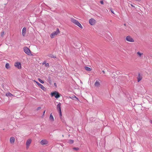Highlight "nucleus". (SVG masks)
<instances>
[{"mask_svg": "<svg viewBox=\"0 0 152 152\" xmlns=\"http://www.w3.org/2000/svg\"><path fill=\"white\" fill-rule=\"evenodd\" d=\"M71 21L74 24L79 26L80 28H82L83 27L81 24L78 22V21L74 18L71 19Z\"/></svg>", "mask_w": 152, "mask_h": 152, "instance_id": "f257e3e1", "label": "nucleus"}, {"mask_svg": "<svg viewBox=\"0 0 152 152\" xmlns=\"http://www.w3.org/2000/svg\"><path fill=\"white\" fill-rule=\"evenodd\" d=\"M40 143L42 145H49L48 141L45 139L42 140L40 142Z\"/></svg>", "mask_w": 152, "mask_h": 152, "instance_id": "f03ea898", "label": "nucleus"}, {"mask_svg": "<svg viewBox=\"0 0 152 152\" xmlns=\"http://www.w3.org/2000/svg\"><path fill=\"white\" fill-rule=\"evenodd\" d=\"M60 32L58 28H57L56 31L53 32L50 35V37L52 38H53L56 35H57Z\"/></svg>", "mask_w": 152, "mask_h": 152, "instance_id": "7ed1b4c3", "label": "nucleus"}, {"mask_svg": "<svg viewBox=\"0 0 152 152\" xmlns=\"http://www.w3.org/2000/svg\"><path fill=\"white\" fill-rule=\"evenodd\" d=\"M23 50L24 52L28 55H30L31 54L30 50L27 47L23 48Z\"/></svg>", "mask_w": 152, "mask_h": 152, "instance_id": "20e7f679", "label": "nucleus"}, {"mask_svg": "<svg viewBox=\"0 0 152 152\" xmlns=\"http://www.w3.org/2000/svg\"><path fill=\"white\" fill-rule=\"evenodd\" d=\"M51 96H54L57 99L60 97V96L59 93L56 91H55L51 93Z\"/></svg>", "mask_w": 152, "mask_h": 152, "instance_id": "39448f33", "label": "nucleus"}, {"mask_svg": "<svg viewBox=\"0 0 152 152\" xmlns=\"http://www.w3.org/2000/svg\"><path fill=\"white\" fill-rule=\"evenodd\" d=\"M31 141L32 140L31 139H29L27 140L26 144V148L27 149H28L29 148Z\"/></svg>", "mask_w": 152, "mask_h": 152, "instance_id": "423d86ee", "label": "nucleus"}, {"mask_svg": "<svg viewBox=\"0 0 152 152\" xmlns=\"http://www.w3.org/2000/svg\"><path fill=\"white\" fill-rule=\"evenodd\" d=\"M34 81L37 83L39 88H41L43 90H45L46 89L42 85L39 83V82L35 80H34Z\"/></svg>", "mask_w": 152, "mask_h": 152, "instance_id": "0eeeda50", "label": "nucleus"}, {"mask_svg": "<svg viewBox=\"0 0 152 152\" xmlns=\"http://www.w3.org/2000/svg\"><path fill=\"white\" fill-rule=\"evenodd\" d=\"M89 23L91 25H94L96 22V21L93 18H91L89 20Z\"/></svg>", "mask_w": 152, "mask_h": 152, "instance_id": "6e6552de", "label": "nucleus"}, {"mask_svg": "<svg viewBox=\"0 0 152 152\" xmlns=\"http://www.w3.org/2000/svg\"><path fill=\"white\" fill-rule=\"evenodd\" d=\"M126 40L131 42H134V39L130 36H128L126 37Z\"/></svg>", "mask_w": 152, "mask_h": 152, "instance_id": "1a4fd4ad", "label": "nucleus"}, {"mask_svg": "<svg viewBox=\"0 0 152 152\" xmlns=\"http://www.w3.org/2000/svg\"><path fill=\"white\" fill-rule=\"evenodd\" d=\"M15 66L16 67L18 68V69H20L21 68L20 64L19 62H17L15 64Z\"/></svg>", "mask_w": 152, "mask_h": 152, "instance_id": "9d476101", "label": "nucleus"}, {"mask_svg": "<svg viewBox=\"0 0 152 152\" xmlns=\"http://www.w3.org/2000/svg\"><path fill=\"white\" fill-rule=\"evenodd\" d=\"M10 141L11 144H13L15 142V138L13 137H11L10 138Z\"/></svg>", "mask_w": 152, "mask_h": 152, "instance_id": "9b49d317", "label": "nucleus"}, {"mask_svg": "<svg viewBox=\"0 0 152 152\" xmlns=\"http://www.w3.org/2000/svg\"><path fill=\"white\" fill-rule=\"evenodd\" d=\"M100 85V83L99 81L98 80H96L94 84L95 86L96 87H98Z\"/></svg>", "mask_w": 152, "mask_h": 152, "instance_id": "f8f14e48", "label": "nucleus"}, {"mask_svg": "<svg viewBox=\"0 0 152 152\" xmlns=\"http://www.w3.org/2000/svg\"><path fill=\"white\" fill-rule=\"evenodd\" d=\"M26 28L25 27H24L22 30V34L23 36H24L26 34Z\"/></svg>", "mask_w": 152, "mask_h": 152, "instance_id": "ddd939ff", "label": "nucleus"}, {"mask_svg": "<svg viewBox=\"0 0 152 152\" xmlns=\"http://www.w3.org/2000/svg\"><path fill=\"white\" fill-rule=\"evenodd\" d=\"M142 76L140 75V74H138V75L137 77V81L139 82L142 79Z\"/></svg>", "mask_w": 152, "mask_h": 152, "instance_id": "4468645a", "label": "nucleus"}, {"mask_svg": "<svg viewBox=\"0 0 152 152\" xmlns=\"http://www.w3.org/2000/svg\"><path fill=\"white\" fill-rule=\"evenodd\" d=\"M6 95L8 97H12L13 96V97L14 96L13 94H11V93H10V92L7 93L6 94Z\"/></svg>", "mask_w": 152, "mask_h": 152, "instance_id": "2eb2a0df", "label": "nucleus"}, {"mask_svg": "<svg viewBox=\"0 0 152 152\" xmlns=\"http://www.w3.org/2000/svg\"><path fill=\"white\" fill-rule=\"evenodd\" d=\"M61 104L60 103H59L57 105V108L58 111H61Z\"/></svg>", "mask_w": 152, "mask_h": 152, "instance_id": "dca6fc26", "label": "nucleus"}, {"mask_svg": "<svg viewBox=\"0 0 152 152\" xmlns=\"http://www.w3.org/2000/svg\"><path fill=\"white\" fill-rule=\"evenodd\" d=\"M49 119L51 121H54V118L52 115V113H51L50 115Z\"/></svg>", "mask_w": 152, "mask_h": 152, "instance_id": "f3484780", "label": "nucleus"}, {"mask_svg": "<svg viewBox=\"0 0 152 152\" xmlns=\"http://www.w3.org/2000/svg\"><path fill=\"white\" fill-rule=\"evenodd\" d=\"M48 56L49 57H50L51 58H56V56H54L52 54H50L48 55Z\"/></svg>", "mask_w": 152, "mask_h": 152, "instance_id": "a211bd4d", "label": "nucleus"}, {"mask_svg": "<svg viewBox=\"0 0 152 152\" xmlns=\"http://www.w3.org/2000/svg\"><path fill=\"white\" fill-rule=\"evenodd\" d=\"M67 142L69 144H72L74 142V141L72 140H68Z\"/></svg>", "mask_w": 152, "mask_h": 152, "instance_id": "6ab92c4d", "label": "nucleus"}, {"mask_svg": "<svg viewBox=\"0 0 152 152\" xmlns=\"http://www.w3.org/2000/svg\"><path fill=\"white\" fill-rule=\"evenodd\" d=\"M85 69L87 71H90L91 70V69L89 67L86 66L85 67Z\"/></svg>", "mask_w": 152, "mask_h": 152, "instance_id": "aec40b11", "label": "nucleus"}, {"mask_svg": "<svg viewBox=\"0 0 152 152\" xmlns=\"http://www.w3.org/2000/svg\"><path fill=\"white\" fill-rule=\"evenodd\" d=\"M137 54L140 57H141L142 55H143V53H141L139 52H138L137 53Z\"/></svg>", "mask_w": 152, "mask_h": 152, "instance_id": "412c9836", "label": "nucleus"}, {"mask_svg": "<svg viewBox=\"0 0 152 152\" xmlns=\"http://www.w3.org/2000/svg\"><path fill=\"white\" fill-rule=\"evenodd\" d=\"M6 68L7 69H9L10 68L9 64L8 63H7L5 65Z\"/></svg>", "mask_w": 152, "mask_h": 152, "instance_id": "4be33fe9", "label": "nucleus"}, {"mask_svg": "<svg viewBox=\"0 0 152 152\" xmlns=\"http://www.w3.org/2000/svg\"><path fill=\"white\" fill-rule=\"evenodd\" d=\"M38 80H39V81L41 83H44V82L42 80H41L40 79V78H38Z\"/></svg>", "mask_w": 152, "mask_h": 152, "instance_id": "5701e85b", "label": "nucleus"}, {"mask_svg": "<svg viewBox=\"0 0 152 152\" xmlns=\"http://www.w3.org/2000/svg\"><path fill=\"white\" fill-rule=\"evenodd\" d=\"M73 150H75L76 151H78L79 149V148H78V147H77V148L74 147V148H73Z\"/></svg>", "mask_w": 152, "mask_h": 152, "instance_id": "b1692460", "label": "nucleus"}, {"mask_svg": "<svg viewBox=\"0 0 152 152\" xmlns=\"http://www.w3.org/2000/svg\"><path fill=\"white\" fill-rule=\"evenodd\" d=\"M4 31H2L1 33V35L2 37H3L4 35Z\"/></svg>", "mask_w": 152, "mask_h": 152, "instance_id": "393cba45", "label": "nucleus"}, {"mask_svg": "<svg viewBox=\"0 0 152 152\" xmlns=\"http://www.w3.org/2000/svg\"><path fill=\"white\" fill-rule=\"evenodd\" d=\"M45 66H46V67H48L49 66V64L48 63H46L45 65Z\"/></svg>", "mask_w": 152, "mask_h": 152, "instance_id": "a878e982", "label": "nucleus"}, {"mask_svg": "<svg viewBox=\"0 0 152 152\" xmlns=\"http://www.w3.org/2000/svg\"><path fill=\"white\" fill-rule=\"evenodd\" d=\"M58 112H59L60 116L61 117V115H62L61 111H60Z\"/></svg>", "mask_w": 152, "mask_h": 152, "instance_id": "bb28decb", "label": "nucleus"}, {"mask_svg": "<svg viewBox=\"0 0 152 152\" xmlns=\"http://www.w3.org/2000/svg\"><path fill=\"white\" fill-rule=\"evenodd\" d=\"M41 108L40 107H39L37 109V110H38Z\"/></svg>", "mask_w": 152, "mask_h": 152, "instance_id": "cd10ccee", "label": "nucleus"}, {"mask_svg": "<svg viewBox=\"0 0 152 152\" xmlns=\"http://www.w3.org/2000/svg\"><path fill=\"white\" fill-rule=\"evenodd\" d=\"M46 63V61H44L42 63V64L43 65H44V64H45Z\"/></svg>", "mask_w": 152, "mask_h": 152, "instance_id": "c85d7f7f", "label": "nucleus"}, {"mask_svg": "<svg viewBox=\"0 0 152 152\" xmlns=\"http://www.w3.org/2000/svg\"><path fill=\"white\" fill-rule=\"evenodd\" d=\"M100 3L101 4H104L103 1H100Z\"/></svg>", "mask_w": 152, "mask_h": 152, "instance_id": "c756f323", "label": "nucleus"}, {"mask_svg": "<svg viewBox=\"0 0 152 152\" xmlns=\"http://www.w3.org/2000/svg\"><path fill=\"white\" fill-rule=\"evenodd\" d=\"M111 12L112 13H113L114 14V11H113V10H111Z\"/></svg>", "mask_w": 152, "mask_h": 152, "instance_id": "7c9ffc66", "label": "nucleus"}, {"mask_svg": "<svg viewBox=\"0 0 152 152\" xmlns=\"http://www.w3.org/2000/svg\"><path fill=\"white\" fill-rule=\"evenodd\" d=\"M149 121L152 124V120H150Z\"/></svg>", "mask_w": 152, "mask_h": 152, "instance_id": "2f4dec72", "label": "nucleus"}, {"mask_svg": "<svg viewBox=\"0 0 152 152\" xmlns=\"http://www.w3.org/2000/svg\"><path fill=\"white\" fill-rule=\"evenodd\" d=\"M45 110L44 112H43V115H44L45 114Z\"/></svg>", "mask_w": 152, "mask_h": 152, "instance_id": "473e14b6", "label": "nucleus"}, {"mask_svg": "<svg viewBox=\"0 0 152 152\" xmlns=\"http://www.w3.org/2000/svg\"><path fill=\"white\" fill-rule=\"evenodd\" d=\"M131 5L132 7H134V6L133 5L131 4Z\"/></svg>", "mask_w": 152, "mask_h": 152, "instance_id": "72a5a7b5", "label": "nucleus"}, {"mask_svg": "<svg viewBox=\"0 0 152 152\" xmlns=\"http://www.w3.org/2000/svg\"><path fill=\"white\" fill-rule=\"evenodd\" d=\"M102 72H103L104 73H105V72H104V71H102Z\"/></svg>", "mask_w": 152, "mask_h": 152, "instance_id": "f704fd0d", "label": "nucleus"}, {"mask_svg": "<svg viewBox=\"0 0 152 152\" xmlns=\"http://www.w3.org/2000/svg\"><path fill=\"white\" fill-rule=\"evenodd\" d=\"M54 84V85H56V83H55Z\"/></svg>", "mask_w": 152, "mask_h": 152, "instance_id": "c9c22d12", "label": "nucleus"}, {"mask_svg": "<svg viewBox=\"0 0 152 152\" xmlns=\"http://www.w3.org/2000/svg\"><path fill=\"white\" fill-rule=\"evenodd\" d=\"M124 26H125V25H126V24H124Z\"/></svg>", "mask_w": 152, "mask_h": 152, "instance_id": "e433bc0d", "label": "nucleus"}]
</instances>
